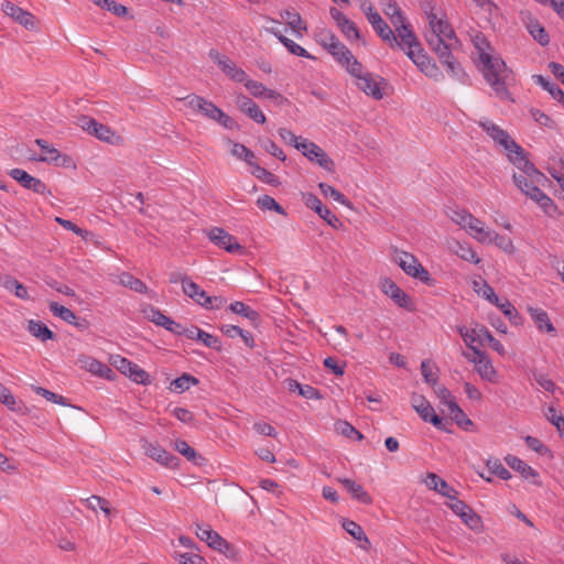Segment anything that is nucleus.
Wrapping results in <instances>:
<instances>
[{"label":"nucleus","instance_id":"1","mask_svg":"<svg viewBox=\"0 0 564 564\" xmlns=\"http://www.w3.org/2000/svg\"><path fill=\"white\" fill-rule=\"evenodd\" d=\"M479 126L508 151L509 161L518 169V172L512 175L514 185L527 197L535 202L547 216H553L557 212V207L541 189L550 185L551 181L534 166L528 159L524 149L511 139L506 130L487 119L479 121Z\"/></svg>","mask_w":564,"mask_h":564},{"label":"nucleus","instance_id":"2","mask_svg":"<svg viewBox=\"0 0 564 564\" xmlns=\"http://www.w3.org/2000/svg\"><path fill=\"white\" fill-rule=\"evenodd\" d=\"M476 47L480 51L479 59L482 64L481 73L486 82L494 89L497 97L501 100L511 99V95L507 88L508 83L511 78V70L507 67L503 59L495 57L484 51V46H489L485 37H475Z\"/></svg>","mask_w":564,"mask_h":564},{"label":"nucleus","instance_id":"3","mask_svg":"<svg viewBox=\"0 0 564 564\" xmlns=\"http://www.w3.org/2000/svg\"><path fill=\"white\" fill-rule=\"evenodd\" d=\"M383 13L389 17L391 24L394 26L399 37L402 39L404 45L417 44V37L394 0H380Z\"/></svg>","mask_w":564,"mask_h":564},{"label":"nucleus","instance_id":"4","mask_svg":"<svg viewBox=\"0 0 564 564\" xmlns=\"http://www.w3.org/2000/svg\"><path fill=\"white\" fill-rule=\"evenodd\" d=\"M474 291L476 293H478L479 295L484 296L491 304H495L497 307H499L500 311L503 313V315L512 324H514V325L522 324V317L518 313L517 308L507 299L501 301L498 297V295L495 293V290L486 281H482V282L474 281Z\"/></svg>","mask_w":564,"mask_h":564},{"label":"nucleus","instance_id":"5","mask_svg":"<svg viewBox=\"0 0 564 564\" xmlns=\"http://www.w3.org/2000/svg\"><path fill=\"white\" fill-rule=\"evenodd\" d=\"M76 123L85 132L102 142L112 145H117L122 142V137L119 135L115 130L104 123L98 122L96 119L89 116L80 115L77 117Z\"/></svg>","mask_w":564,"mask_h":564},{"label":"nucleus","instance_id":"6","mask_svg":"<svg viewBox=\"0 0 564 564\" xmlns=\"http://www.w3.org/2000/svg\"><path fill=\"white\" fill-rule=\"evenodd\" d=\"M405 54L413 61L420 70L425 74V76L434 79L435 82L443 80L444 75L440 67L424 53L419 41L415 45H405Z\"/></svg>","mask_w":564,"mask_h":564},{"label":"nucleus","instance_id":"7","mask_svg":"<svg viewBox=\"0 0 564 564\" xmlns=\"http://www.w3.org/2000/svg\"><path fill=\"white\" fill-rule=\"evenodd\" d=\"M394 261L410 276L420 280L426 285H433L434 280L430 272L411 253L400 251L395 253Z\"/></svg>","mask_w":564,"mask_h":564},{"label":"nucleus","instance_id":"8","mask_svg":"<svg viewBox=\"0 0 564 564\" xmlns=\"http://www.w3.org/2000/svg\"><path fill=\"white\" fill-rule=\"evenodd\" d=\"M411 404L424 422L433 424L440 431L451 432L447 427L449 422L444 421L435 413L433 406L424 395L413 393L411 397Z\"/></svg>","mask_w":564,"mask_h":564},{"label":"nucleus","instance_id":"9","mask_svg":"<svg viewBox=\"0 0 564 564\" xmlns=\"http://www.w3.org/2000/svg\"><path fill=\"white\" fill-rule=\"evenodd\" d=\"M295 149L302 152V154L310 161L317 163L321 167L328 172H334L335 163L327 155V153L316 143L306 139L301 140V143L295 144Z\"/></svg>","mask_w":564,"mask_h":564},{"label":"nucleus","instance_id":"10","mask_svg":"<svg viewBox=\"0 0 564 564\" xmlns=\"http://www.w3.org/2000/svg\"><path fill=\"white\" fill-rule=\"evenodd\" d=\"M111 364L123 375L140 384H150L151 376L141 369L137 364L119 355L111 357Z\"/></svg>","mask_w":564,"mask_h":564},{"label":"nucleus","instance_id":"11","mask_svg":"<svg viewBox=\"0 0 564 564\" xmlns=\"http://www.w3.org/2000/svg\"><path fill=\"white\" fill-rule=\"evenodd\" d=\"M196 534L202 541H205L209 547L217 550L229 557L235 556L234 546L216 531L212 530L209 525L197 524Z\"/></svg>","mask_w":564,"mask_h":564},{"label":"nucleus","instance_id":"12","mask_svg":"<svg viewBox=\"0 0 564 564\" xmlns=\"http://www.w3.org/2000/svg\"><path fill=\"white\" fill-rule=\"evenodd\" d=\"M208 55L231 80L242 83L248 77L247 73L238 67L228 56L220 54L214 48L209 51Z\"/></svg>","mask_w":564,"mask_h":564},{"label":"nucleus","instance_id":"13","mask_svg":"<svg viewBox=\"0 0 564 564\" xmlns=\"http://www.w3.org/2000/svg\"><path fill=\"white\" fill-rule=\"evenodd\" d=\"M473 356L467 352H463L464 357L475 365V370L479 373L482 379L492 381L496 376V370L488 358L487 354L477 347H471Z\"/></svg>","mask_w":564,"mask_h":564},{"label":"nucleus","instance_id":"14","mask_svg":"<svg viewBox=\"0 0 564 564\" xmlns=\"http://www.w3.org/2000/svg\"><path fill=\"white\" fill-rule=\"evenodd\" d=\"M209 240L219 248L230 253H241L243 247L237 241L236 237L227 232L225 229L214 227L208 231Z\"/></svg>","mask_w":564,"mask_h":564},{"label":"nucleus","instance_id":"15","mask_svg":"<svg viewBox=\"0 0 564 564\" xmlns=\"http://www.w3.org/2000/svg\"><path fill=\"white\" fill-rule=\"evenodd\" d=\"M9 175L20 183L24 188L41 195H52L51 189L40 178L33 177L22 169H12Z\"/></svg>","mask_w":564,"mask_h":564},{"label":"nucleus","instance_id":"16","mask_svg":"<svg viewBox=\"0 0 564 564\" xmlns=\"http://www.w3.org/2000/svg\"><path fill=\"white\" fill-rule=\"evenodd\" d=\"M448 508L457 514L462 521L471 530H476L481 524L480 517L463 500L457 497L447 502Z\"/></svg>","mask_w":564,"mask_h":564},{"label":"nucleus","instance_id":"17","mask_svg":"<svg viewBox=\"0 0 564 564\" xmlns=\"http://www.w3.org/2000/svg\"><path fill=\"white\" fill-rule=\"evenodd\" d=\"M147 456L169 468H176L180 464V458L164 449L159 444L145 442L143 445Z\"/></svg>","mask_w":564,"mask_h":564},{"label":"nucleus","instance_id":"18","mask_svg":"<svg viewBox=\"0 0 564 564\" xmlns=\"http://www.w3.org/2000/svg\"><path fill=\"white\" fill-rule=\"evenodd\" d=\"M329 14L347 40L352 41L361 39L360 31L356 23L346 17L340 10L332 7L329 9Z\"/></svg>","mask_w":564,"mask_h":564},{"label":"nucleus","instance_id":"19","mask_svg":"<svg viewBox=\"0 0 564 564\" xmlns=\"http://www.w3.org/2000/svg\"><path fill=\"white\" fill-rule=\"evenodd\" d=\"M381 291L389 296L399 307L412 311L409 295L392 280L384 279L381 282Z\"/></svg>","mask_w":564,"mask_h":564},{"label":"nucleus","instance_id":"20","mask_svg":"<svg viewBox=\"0 0 564 564\" xmlns=\"http://www.w3.org/2000/svg\"><path fill=\"white\" fill-rule=\"evenodd\" d=\"M2 11L12 18L15 22L23 25L26 30H34L35 29V17L29 12L20 8L19 6L6 1L2 3Z\"/></svg>","mask_w":564,"mask_h":564},{"label":"nucleus","instance_id":"21","mask_svg":"<svg viewBox=\"0 0 564 564\" xmlns=\"http://www.w3.org/2000/svg\"><path fill=\"white\" fill-rule=\"evenodd\" d=\"M426 15L429 24L431 26V31L433 33H437V35L445 37L449 42L459 44V40L456 36L451 24L446 20L437 18V15L433 12V8H431L430 12L426 11Z\"/></svg>","mask_w":564,"mask_h":564},{"label":"nucleus","instance_id":"22","mask_svg":"<svg viewBox=\"0 0 564 564\" xmlns=\"http://www.w3.org/2000/svg\"><path fill=\"white\" fill-rule=\"evenodd\" d=\"M381 83H384L383 78L368 72L356 82V85L366 95L371 96L376 100H380L383 98V93L380 87Z\"/></svg>","mask_w":564,"mask_h":564},{"label":"nucleus","instance_id":"23","mask_svg":"<svg viewBox=\"0 0 564 564\" xmlns=\"http://www.w3.org/2000/svg\"><path fill=\"white\" fill-rule=\"evenodd\" d=\"M305 205L315 210L321 218H323L329 226L337 228L340 225L339 219L333 214L327 207L323 206L321 199L312 194L307 193L304 195Z\"/></svg>","mask_w":564,"mask_h":564},{"label":"nucleus","instance_id":"24","mask_svg":"<svg viewBox=\"0 0 564 564\" xmlns=\"http://www.w3.org/2000/svg\"><path fill=\"white\" fill-rule=\"evenodd\" d=\"M507 465L513 470L520 473L523 478L530 479L532 484L541 486L539 474L531 466L527 465L523 460L513 455H507L505 457Z\"/></svg>","mask_w":564,"mask_h":564},{"label":"nucleus","instance_id":"25","mask_svg":"<svg viewBox=\"0 0 564 564\" xmlns=\"http://www.w3.org/2000/svg\"><path fill=\"white\" fill-rule=\"evenodd\" d=\"M373 30L378 34V36L386 43L389 44L390 47H400L401 50L405 51L404 42H402V39L399 37V35H395L390 25L384 21L381 20L376 25H372Z\"/></svg>","mask_w":564,"mask_h":564},{"label":"nucleus","instance_id":"26","mask_svg":"<svg viewBox=\"0 0 564 564\" xmlns=\"http://www.w3.org/2000/svg\"><path fill=\"white\" fill-rule=\"evenodd\" d=\"M459 335L463 337L465 344L471 349L474 346V343H479L480 345H484L487 343L486 337L484 336L485 332H489L485 326L482 325H476L474 328L468 329L465 326H460L457 328Z\"/></svg>","mask_w":564,"mask_h":564},{"label":"nucleus","instance_id":"27","mask_svg":"<svg viewBox=\"0 0 564 564\" xmlns=\"http://www.w3.org/2000/svg\"><path fill=\"white\" fill-rule=\"evenodd\" d=\"M338 481L351 495L354 499L364 505L372 503L371 496L362 488L361 485L349 478H339Z\"/></svg>","mask_w":564,"mask_h":564},{"label":"nucleus","instance_id":"28","mask_svg":"<svg viewBox=\"0 0 564 564\" xmlns=\"http://www.w3.org/2000/svg\"><path fill=\"white\" fill-rule=\"evenodd\" d=\"M467 218L469 219L468 229L471 231L473 237L481 243H490L494 230L486 228L484 221L475 216H468Z\"/></svg>","mask_w":564,"mask_h":564},{"label":"nucleus","instance_id":"29","mask_svg":"<svg viewBox=\"0 0 564 564\" xmlns=\"http://www.w3.org/2000/svg\"><path fill=\"white\" fill-rule=\"evenodd\" d=\"M532 319L534 321L535 326L541 332L551 333L553 335L556 334V329L553 324L550 322L547 313L539 307H529L528 308Z\"/></svg>","mask_w":564,"mask_h":564},{"label":"nucleus","instance_id":"30","mask_svg":"<svg viewBox=\"0 0 564 564\" xmlns=\"http://www.w3.org/2000/svg\"><path fill=\"white\" fill-rule=\"evenodd\" d=\"M280 17L286 22L297 37H302V31L307 30V26L302 20L300 13L294 10H284L280 13Z\"/></svg>","mask_w":564,"mask_h":564},{"label":"nucleus","instance_id":"31","mask_svg":"<svg viewBox=\"0 0 564 564\" xmlns=\"http://www.w3.org/2000/svg\"><path fill=\"white\" fill-rule=\"evenodd\" d=\"M35 143L39 145L43 154L40 156L32 155L30 158L31 161L51 163L56 161V158H59V151L52 147L46 140L36 139Z\"/></svg>","mask_w":564,"mask_h":564},{"label":"nucleus","instance_id":"32","mask_svg":"<svg viewBox=\"0 0 564 564\" xmlns=\"http://www.w3.org/2000/svg\"><path fill=\"white\" fill-rule=\"evenodd\" d=\"M343 528L349 533L355 540L361 542L359 545L362 550L368 551L370 547V541L364 532V529L352 520H345Z\"/></svg>","mask_w":564,"mask_h":564},{"label":"nucleus","instance_id":"33","mask_svg":"<svg viewBox=\"0 0 564 564\" xmlns=\"http://www.w3.org/2000/svg\"><path fill=\"white\" fill-rule=\"evenodd\" d=\"M533 80L545 89L555 100L564 106V91L553 82L542 75H533Z\"/></svg>","mask_w":564,"mask_h":564},{"label":"nucleus","instance_id":"34","mask_svg":"<svg viewBox=\"0 0 564 564\" xmlns=\"http://www.w3.org/2000/svg\"><path fill=\"white\" fill-rule=\"evenodd\" d=\"M527 30L530 35L542 46H546L550 43V36L546 30L541 25L538 20L530 19L527 22Z\"/></svg>","mask_w":564,"mask_h":564},{"label":"nucleus","instance_id":"35","mask_svg":"<svg viewBox=\"0 0 564 564\" xmlns=\"http://www.w3.org/2000/svg\"><path fill=\"white\" fill-rule=\"evenodd\" d=\"M229 310L235 314L246 317L254 326L260 323V319H261L260 314L256 310L246 305L243 302L237 301V302L231 303L229 305Z\"/></svg>","mask_w":564,"mask_h":564},{"label":"nucleus","instance_id":"36","mask_svg":"<svg viewBox=\"0 0 564 564\" xmlns=\"http://www.w3.org/2000/svg\"><path fill=\"white\" fill-rule=\"evenodd\" d=\"M452 251L459 257L460 259L471 262V263H479L480 258L477 256L474 249H471L470 246L460 243L459 241H454V243L451 246Z\"/></svg>","mask_w":564,"mask_h":564},{"label":"nucleus","instance_id":"37","mask_svg":"<svg viewBox=\"0 0 564 564\" xmlns=\"http://www.w3.org/2000/svg\"><path fill=\"white\" fill-rule=\"evenodd\" d=\"M28 330L42 341L55 339V334L40 321L31 319L28 325Z\"/></svg>","mask_w":564,"mask_h":564},{"label":"nucleus","instance_id":"38","mask_svg":"<svg viewBox=\"0 0 564 564\" xmlns=\"http://www.w3.org/2000/svg\"><path fill=\"white\" fill-rule=\"evenodd\" d=\"M119 282L121 285L129 288L130 290L137 293L144 294L148 292V286L145 285V283L142 282L140 279L134 278L129 272H122L119 275Z\"/></svg>","mask_w":564,"mask_h":564},{"label":"nucleus","instance_id":"39","mask_svg":"<svg viewBox=\"0 0 564 564\" xmlns=\"http://www.w3.org/2000/svg\"><path fill=\"white\" fill-rule=\"evenodd\" d=\"M547 171L551 176L557 181L561 189L564 192V156L552 158Z\"/></svg>","mask_w":564,"mask_h":564},{"label":"nucleus","instance_id":"40","mask_svg":"<svg viewBox=\"0 0 564 564\" xmlns=\"http://www.w3.org/2000/svg\"><path fill=\"white\" fill-rule=\"evenodd\" d=\"M142 313H143L144 317H147L149 321H151L155 325L162 326L164 328L166 327V325L171 318V317L166 316L165 314H163L159 308H156L153 305H147L142 310Z\"/></svg>","mask_w":564,"mask_h":564},{"label":"nucleus","instance_id":"41","mask_svg":"<svg viewBox=\"0 0 564 564\" xmlns=\"http://www.w3.org/2000/svg\"><path fill=\"white\" fill-rule=\"evenodd\" d=\"M327 52L343 66L344 63H347L349 58H352V53L348 50V47L338 41L333 46H330Z\"/></svg>","mask_w":564,"mask_h":564},{"label":"nucleus","instance_id":"42","mask_svg":"<svg viewBox=\"0 0 564 564\" xmlns=\"http://www.w3.org/2000/svg\"><path fill=\"white\" fill-rule=\"evenodd\" d=\"M3 286L7 290L13 292L14 295L21 300L29 299V293H28L26 288L22 283H20L18 280H15L9 275L4 276Z\"/></svg>","mask_w":564,"mask_h":564},{"label":"nucleus","instance_id":"43","mask_svg":"<svg viewBox=\"0 0 564 564\" xmlns=\"http://www.w3.org/2000/svg\"><path fill=\"white\" fill-rule=\"evenodd\" d=\"M174 449L181 453L187 460L198 464V459H203L197 452L188 445V443L184 440H177L174 444Z\"/></svg>","mask_w":564,"mask_h":564},{"label":"nucleus","instance_id":"44","mask_svg":"<svg viewBox=\"0 0 564 564\" xmlns=\"http://www.w3.org/2000/svg\"><path fill=\"white\" fill-rule=\"evenodd\" d=\"M251 167H252L251 174L254 177H257L258 180H260L261 182L273 185V186L280 185L278 177L273 173H271L268 170H265L264 167L258 165L256 162H254V165H251Z\"/></svg>","mask_w":564,"mask_h":564},{"label":"nucleus","instance_id":"45","mask_svg":"<svg viewBox=\"0 0 564 564\" xmlns=\"http://www.w3.org/2000/svg\"><path fill=\"white\" fill-rule=\"evenodd\" d=\"M199 381L192 375L183 373L181 377L171 382V390L184 392L191 388L192 384H197Z\"/></svg>","mask_w":564,"mask_h":564},{"label":"nucleus","instance_id":"46","mask_svg":"<svg viewBox=\"0 0 564 564\" xmlns=\"http://www.w3.org/2000/svg\"><path fill=\"white\" fill-rule=\"evenodd\" d=\"M257 205L262 210H274L280 215L286 216L285 209L273 197L269 195L258 197Z\"/></svg>","mask_w":564,"mask_h":564},{"label":"nucleus","instance_id":"47","mask_svg":"<svg viewBox=\"0 0 564 564\" xmlns=\"http://www.w3.org/2000/svg\"><path fill=\"white\" fill-rule=\"evenodd\" d=\"M183 292L185 295L191 297L200 306L203 305L204 300L207 295V293L204 290H202L197 283L193 281H189V283H186V285H184Z\"/></svg>","mask_w":564,"mask_h":564},{"label":"nucleus","instance_id":"48","mask_svg":"<svg viewBox=\"0 0 564 564\" xmlns=\"http://www.w3.org/2000/svg\"><path fill=\"white\" fill-rule=\"evenodd\" d=\"M425 40L430 46V48L435 53L438 54L443 50H447L449 41H447L445 37H442L437 35V33H433L430 31L425 34Z\"/></svg>","mask_w":564,"mask_h":564},{"label":"nucleus","instance_id":"49","mask_svg":"<svg viewBox=\"0 0 564 564\" xmlns=\"http://www.w3.org/2000/svg\"><path fill=\"white\" fill-rule=\"evenodd\" d=\"M335 430L348 438H356L357 441L364 438V435L347 421H337L335 423Z\"/></svg>","mask_w":564,"mask_h":564},{"label":"nucleus","instance_id":"50","mask_svg":"<svg viewBox=\"0 0 564 564\" xmlns=\"http://www.w3.org/2000/svg\"><path fill=\"white\" fill-rule=\"evenodd\" d=\"M318 187L324 196L333 198L335 202L345 205L350 206L349 200L345 197L344 194H341L339 191H337L335 187H333L329 184L326 183H319Z\"/></svg>","mask_w":564,"mask_h":564},{"label":"nucleus","instance_id":"51","mask_svg":"<svg viewBox=\"0 0 564 564\" xmlns=\"http://www.w3.org/2000/svg\"><path fill=\"white\" fill-rule=\"evenodd\" d=\"M85 505L87 508L97 511L100 509L106 516H110L111 509L109 506V501L100 496H91L85 500Z\"/></svg>","mask_w":564,"mask_h":564},{"label":"nucleus","instance_id":"52","mask_svg":"<svg viewBox=\"0 0 564 564\" xmlns=\"http://www.w3.org/2000/svg\"><path fill=\"white\" fill-rule=\"evenodd\" d=\"M231 154L239 160H243L250 166L254 165V153L241 143H234Z\"/></svg>","mask_w":564,"mask_h":564},{"label":"nucleus","instance_id":"53","mask_svg":"<svg viewBox=\"0 0 564 564\" xmlns=\"http://www.w3.org/2000/svg\"><path fill=\"white\" fill-rule=\"evenodd\" d=\"M50 311L54 316L59 317L68 324L76 319V315L69 308L58 304L57 302L50 303Z\"/></svg>","mask_w":564,"mask_h":564},{"label":"nucleus","instance_id":"54","mask_svg":"<svg viewBox=\"0 0 564 564\" xmlns=\"http://www.w3.org/2000/svg\"><path fill=\"white\" fill-rule=\"evenodd\" d=\"M93 2L96 6L112 12L117 17H123L128 12L124 6L117 3L113 0H93Z\"/></svg>","mask_w":564,"mask_h":564},{"label":"nucleus","instance_id":"55","mask_svg":"<svg viewBox=\"0 0 564 564\" xmlns=\"http://www.w3.org/2000/svg\"><path fill=\"white\" fill-rule=\"evenodd\" d=\"M280 42L286 47V50L296 56L305 57L308 59H314L315 57L312 56L304 47L296 44L294 41L290 40L289 37H280Z\"/></svg>","mask_w":564,"mask_h":564},{"label":"nucleus","instance_id":"56","mask_svg":"<svg viewBox=\"0 0 564 564\" xmlns=\"http://www.w3.org/2000/svg\"><path fill=\"white\" fill-rule=\"evenodd\" d=\"M486 466L491 474L498 476L503 480H508L511 478L510 471L501 464V462L498 458L488 459Z\"/></svg>","mask_w":564,"mask_h":564},{"label":"nucleus","instance_id":"57","mask_svg":"<svg viewBox=\"0 0 564 564\" xmlns=\"http://www.w3.org/2000/svg\"><path fill=\"white\" fill-rule=\"evenodd\" d=\"M494 242L499 249L507 253H512L514 251V246L512 240L507 236H501L496 231H492L490 237V243Z\"/></svg>","mask_w":564,"mask_h":564},{"label":"nucleus","instance_id":"58","mask_svg":"<svg viewBox=\"0 0 564 564\" xmlns=\"http://www.w3.org/2000/svg\"><path fill=\"white\" fill-rule=\"evenodd\" d=\"M445 67L449 76H452L453 78L457 79L463 84L467 83L468 75L464 72L460 63L457 59L448 63V65H446Z\"/></svg>","mask_w":564,"mask_h":564},{"label":"nucleus","instance_id":"59","mask_svg":"<svg viewBox=\"0 0 564 564\" xmlns=\"http://www.w3.org/2000/svg\"><path fill=\"white\" fill-rule=\"evenodd\" d=\"M343 67L356 78V82L368 72L364 70L362 64L352 55V58H349L347 63H344Z\"/></svg>","mask_w":564,"mask_h":564},{"label":"nucleus","instance_id":"60","mask_svg":"<svg viewBox=\"0 0 564 564\" xmlns=\"http://www.w3.org/2000/svg\"><path fill=\"white\" fill-rule=\"evenodd\" d=\"M242 83L245 84V87L248 89V91L254 98H263V96L267 91V87L262 83L253 80V79H249L248 77Z\"/></svg>","mask_w":564,"mask_h":564},{"label":"nucleus","instance_id":"61","mask_svg":"<svg viewBox=\"0 0 564 564\" xmlns=\"http://www.w3.org/2000/svg\"><path fill=\"white\" fill-rule=\"evenodd\" d=\"M530 113H531L532 118L534 119V121L538 122L539 124L550 128V129H554L556 127L555 121L553 119H551L546 113L541 111L540 109L532 108L530 110Z\"/></svg>","mask_w":564,"mask_h":564},{"label":"nucleus","instance_id":"62","mask_svg":"<svg viewBox=\"0 0 564 564\" xmlns=\"http://www.w3.org/2000/svg\"><path fill=\"white\" fill-rule=\"evenodd\" d=\"M174 558L181 564H207L205 558L194 553H175Z\"/></svg>","mask_w":564,"mask_h":564},{"label":"nucleus","instance_id":"63","mask_svg":"<svg viewBox=\"0 0 564 564\" xmlns=\"http://www.w3.org/2000/svg\"><path fill=\"white\" fill-rule=\"evenodd\" d=\"M451 419L465 431H469L474 426L473 421L467 417L462 409L455 410V412L451 415Z\"/></svg>","mask_w":564,"mask_h":564},{"label":"nucleus","instance_id":"64","mask_svg":"<svg viewBox=\"0 0 564 564\" xmlns=\"http://www.w3.org/2000/svg\"><path fill=\"white\" fill-rule=\"evenodd\" d=\"M546 417L561 434H564V416L557 413L555 408L550 406L547 409Z\"/></svg>","mask_w":564,"mask_h":564}]
</instances>
